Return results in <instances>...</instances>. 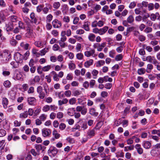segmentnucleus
<instances>
[{
    "label": "nucleus",
    "instance_id": "f257e3e1",
    "mask_svg": "<svg viewBox=\"0 0 160 160\" xmlns=\"http://www.w3.org/2000/svg\"><path fill=\"white\" fill-rule=\"evenodd\" d=\"M58 107L54 105H46L43 107L42 110L44 112H47L50 110L53 111H55L58 109Z\"/></svg>",
    "mask_w": 160,
    "mask_h": 160
},
{
    "label": "nucleus",
    "instance_id": "f03ea898",
    "mask_svg": "<svg viewBox=\"0 0 160 160\" xmlns=\"http://www.w3.org/2000/svg\"><path fill=\"white\" fill-rule=\"evenodd\" d=\"M106 45V42H103L100 44L98 43H95L93 44V47L95 49H97L98 51H101L103 48L105 47Z\"/></svg>",
    "mask_w": 160,
    "mask_h": 160
},
{
    "label": "nucleus",
    "instance_id": "7ed1b4c3",
    "mask_svg": "<svg viewBox=\"0 0 160 160\" xmlns=\"http://www.w3.org/2000/svg\"><path fill=\"white\" fill-rule=\"evenodd\" d=\"M41 133L42 136L44 137H49L51 133V130L48 128H44L41 130Z\"/></svg>",
    "mask_w": 160,
    "mask_h": 160
},
{
    "label": "nucleus",
    "instance_id": "20e7f679",
    "mask_svg": "<svg viewBox=\"0 0 160 160\" xmlns=\"http://www.w3.org/2000/svg\"><path fill=\"white\" fill-rule=\"evenodd\" d=\"M95 50L94 49H91L90 51H87L84 52V55L87 57L89 58L91 56L94 57L97 55H95L94 53Z\"/></svg>",
    "mask_w": 160,
    "mask_h": 160
},
{
    "label": "nucleus",
    "instance_id": "39448f33",
    "mask_svg": "<svg viewBox=\"0 0 160 160\" xmlns=\"http://www.w3.org/2000/svg\"><path fill=\"white\" fill-rule=\"evenodd\" d=\"M150 18L151 20L155 21L156 19L159 20L160 15L158 12H156L155 13H152L150 15Z\"/></svg>",
    "mask_w": 160,
    "mask_h": 160
},
{
    "label": "nucleus",
    "instance_id": "423d86ee",
    "mask_svg": "<svg viewBox=\"0 0 160 160\" xmlns=\"http://www.w3.org/2000/svg\"><path fill=\"white\" fill-rule=\"evenodd\" d=\"M52 24L55 28H59L62 26L61 23L57 19L53 20L52 22Z\"/></svg>",
    "mask_w": 160,
    "mask_h": 160
},
{
    "label": "nucleus",
    "instance_id": "0eeeda50",
    "mask_svg": "<svg viewBox=\"0 0 160 160\" xmlns=\"http://www.w3.org/2000/svg\"><path fill=\"white\" fill-rule=\"evenodd\" d=\"M58 151L57 149L56 148L53 147L48 150V153L50 154H51L52 156L54 157L57 154Z\"/></svg>",
    "mask_w": 160,
    "mask_h": 160
},
{
    "label": "nucleus",
    "instance_id": "6e6552de",
    "mask_svg": "<svg viewBox=\"0 0 160 160\" xmlns=\"http://www.w3.org/2000/svg\"><path fill=\"white\" fill-rule=\"evenodd\" d=\"M142 145L144 148L148 149L150 148L151 146V143L149 141H144L142 142Z\"/></svg>",
    "mask_w": 160,
    "mask_h": 160
},
{
    "label": "nucleus",
    "instance_id": "1a4fd4ad",
    "mask_svg": "<svg viewBox=\"0 0 160 160\" xmlns=\"http://www.w3.org/2000/svg\"><path fill=\"white\" fill-rule=\"evenodd\" d=\"M95 129L94 128L92 129L89 130L88 132V138H90L95 135Z\"/></svg>",
    "mask_w": 160,
    "mask_h": 160
},
{
    "label": "nucleus",
    "instance_id": "9d476101",
    "mask_svg": "<svg viewBox=\"0 0 160 160\" xmlns=\"http://www.w3.org/2000/svg\"><path fill=\"white\" fill-rule=\"evenodd\" d=\"M93 60L90 59L86 61L84 64V66L85 67L87 68H89L90 66L93 64Z\"/></svg>",
    "mask_w": 160,
    "mask_h": 160
},
{
    "label": "nucleus",
    "instance_id": "9b49d317",
    "mask_svg": "<svg viewBox=\"0 0 160 160\" xmlns=\"http://www.w3.org/2000/svg\"><path fill=\"white\" fill-rule=\"evenodd\" d=\"M135 148L136 149L138 154H141L143 153V149L141 147V145L139 144H137L135 146Z\"/></svg>",
    "mask_w": 160,
    "mask_h": 160
},
{
    "label": "nucleus",
    "instance_id": "f8f14e48",
    "mask_svg": "<svg viewBox=\"0 0 160 160\" xmlns=\"http://www.w3.org/2000/svg\"><path fill=\"white\" fill-rule=\"evenodd\" d=\"M28 101L30 105H33L36 102V100L34 97H30L28 98Z\"/></svg>",
    "mask_w": 160,
    "mask_h": 160
},
{
    "label": "nucleus",
    "instance_id": "ddd939ff",
    "mask_svg": "<svg viewBox=\"0 0 160 160\" xmlns=\"http://www.w3.org/2000/svg\"><path fill=\"white\" fill-rule=\"evenodd\" d=\"M6 30L8 32L12 31L14 28L13 24L12 22H9L6 24Z\"/></svg>",
    "mask_w": 160,
    "mask_h": 160
},
{
    "label": "nucleus",
    "instance_id": "4468645a",
    "mask_svg": "<svg viewBox=\"0 0 160 160\" xmlns=\"http://www.w3.org/2000/svg\"><path fill=\"white\" fill-rule=\"evenodd\" d=\"M108 27L107 26L104 27L103 28L99 29V34L100 35L104 34L108 30Z\"/></svg>",
    "mask_w": 160,
    "mask_h": 160
},
{
    "label": "nucleus",
    "instance_id": "2eb2a0df",
    "mask_svg": "<svg viewBox=\"0 0 160 160\" xmlns=\"http://www.w3.org/2000/svg\"><path fill=\"white\" fill-rule=\"evenodd\" d=\"M3 54L4 57L6 58V61H8L11 58V53L9 51L5 50Z\"/></svg>",
    "mask_w": 160,
    "mask_h": 160
},
{
    "label": "nucleus",
    "instance_id": "dca6fc26",
    "mask_svg": "<svg viewBox=\"0 0 160 160\" xmlns=\"http://www.w3.org/2000/svg\"><path fill=\"white\" fill-rule=\"evenodd\" d=\"M65 35L66 31H62L61 34V38H60V40L59 41L64 42H65V41H66L67 40V37L65 36Z\"/></svg>",
    "mask_w": 160,
    "mask_h": 160
},
{
    "label": "nucleus",
    "instance_id": "f3484780",
    "mask_svg": "<svg viewBox=\"0 0 160 160\" xmlns=\"http://www.w3.org/2000/svg\"><path fill=\"white\" fill-rule=\"evenodd\" d=\"M135 138L136 136H134L127 139L126 141L127 144L128 145L132 144L133 143V139H134Z\"/></svg>",
    "mask_w": 160,
    "mask_h": 160
},
{
    "label": "nucleus",
    "instance_id": "a211bd4d",
    "mask_svg": "<svg viewBox=\"0 0 160 160\" xmlns=\"http://www.w3.org/2000/svg\"><path fill=\"white\" fill-rule=\"evenodd\" d=\"M68 102L67 98H63L62 100H59L58 101V105L59 106H62L63 104H66Z\"/></svg>",
    "mask_w": 160,
    "mask_h": 160
},
{
    "label": "nucleus",
    "instance_id": "6ab92c4d",
    "mask_svg": "<svg viewBox=\"0 0 160 160\" xmlns=\"http://www.w3.org/2000/svg\"><path fill=\"white\" fill-rule=\"evenodd\" d=\"M146 60L148 61L151 63H153L154 64H156L157 63V61L156 60L153 59L152 57L150 56H149L147 57L146 58Z\"/></svg>",
    "mask_w": 160,
    "mask_h": 160
},
{
    "label": "nucleus",
    "instance_id": "aec40b11",
    "mask_svg": "<svg viewBox=\"0 0 160 160\" xmlns=\"http://www.w3.org/2000/svg\"><path fill=\"white\" fill-rule=\"evenodd\" d=\"M28 113L27 111H24V112L21 113L19 115V118H25L28 116Z\"/></svg>",
    "mask_w": 160,
    "mask_h": 160
},
{
    "label": "nucleus",
    "instance_id": "412c9836",
    "mask_svg": "<svg viewBox=\"0 0 160 160\" xmlns=\"http://www.w3.org/2000/svg\"><path fill=\"white\" fill-rule=\"evenodd\" d=\"M61 4L59 2H54L52 4V7L55 9H58L60 7Z\"/></svg>",
    "mask_w": 160,
    "mask_h": 160
},
{
    "label": "nucleus",
    "instance_id": "4be33fe9",
    "mask_svg": "<svg viewBox=\"0 0 160 160\" xmlns=\"http://www.w3.org/2000/svg\"><path fill=\"white\" fill-rule=\"evenodd\" d=\"M30 17L31 19L32 22L36 23L37 22V19L35 18V15L34 13L32 12L30 15Z\"/></svg>",
    "mask_w": 160,
    "mask_h": 160
},
{
    "label": "nucleus",
    "instance_id": "5701e85b",
    "mask_svg": "<svg viewBox=\"0 0 160 160\" xmlns=\"http://www.w3.org/2000/svg\"><path fill=\"white\" fill-rule=\"evenodd\" d=\"M95 35L92 33H90L88 36V39L90 41L93 42L95 41Z\"/></svg>",
    "mask_w": 160,
    "mask_h": 160
},
{
    "label": "nucleus",
    "instance_id": "b1692460",
    "mask_svg": "<svg viewBox=\"0 0 160 160\" xmlns=\"http://www.w3.org/2000/svg\"><path fill=\"white\" fill-rule=\"evenodd\" d=\"M2 103L4 108H6L8 104V99L6 98H3L2 100Z\"/></svg>",
    "mask_w": 160,
    "mask_h": 160
},
{
    "label": "nucleus",
    "instance_id": "393cba45",
    "mask_svg": "<svg viewBox=\"0 0 160 160\" xmlns=\"http://www.w3.org/2000/svg\"><path fill=\"white\" fill-rule=\"evenodd\" d=\"M52 135L54 136L55 139L59 138L60 136V135L58 132V131L56 130H54L52 132Z\"/></svg>",
    "mask_w": 160,
    "mask_h": 160
},
{
    "label": "nucleus",
    "instance_id": "a878e982",
    "mask_svg": "<svg viewBox=\"0 0 160 160\" xmlns=\"http://www.w3.org/2000/svg\"><path fill=\"white\" fill-rule=\"evenodd\" d=\"M20 46L25 50L28 49L29 44L24 42H22L20 43Z\"/></svg>",
    "mask_w": 160,
    "mask_h": 160
},
{
    "label": "nucleus",
    "instance_id": "bb28decb",
    "mask_svg": "<svg viewBox=\"0 0 160 160\" xmlns=\"http://www.w3.org/2000/svg\"><path fill=\"white\" fill-rule=\"evenodd\" d=\"M69 68L71 70H73L76 68V65L72 61L68 64Z\"/></svg>",
    "mask_w": 160,
    "mask_h": 160
},
{
    "label": "nucleus",
    "instance_id": "cd10ccee",
    "mask_svg": "<svg viewBox=\"0 0 160 160\" xmlns=\"http://www.w3.org/2000/svg\"><path fill=\"white\" fill-rule=\"evenodd\" d=\"M136 2L132 1L128 5V8L130 9H133L136 6Z\"/></svg>",
    "mask_w": 160,
    "mask_h": 160
},
{
    "label": "nucleus",
    "instance_id": "c85d7f7f",
    "mask_svg": "<svg viewBox=\"0 0 160 160\" xmlns=\"http://www.w3.org/2000/svg\"><path fill=\"white\" fill-rule=\"evenodd\" d=\"M83 28L86 31H89L90 28H89V24L88 22H85L83 25Z\"/></svg>",
    "mask_w": 160,
    "mask_h": 160
},
{
    "label": "nucleus",
    "instance_id": "c756f323",
    "mask_svg": "<svg viewBox=\"0 0 160 160\" xmlns=\"http://www.w3.org/2000/svg\"><path fill=\"white\" fill-rule=\"evenodd\" d=\"M34 44L38 47H40L43 45L42 42L41 41H36L35 42Z\"/></svg>",
    "mask_w": 160,
    "mask_h": 160
},
{
    "label": "nucleus",
    "instance_id": "7c9ffc66",
    "mask_svg": "<svg viewBox=\"0 0 160 160\" xmlns=\"http://www.w3.org/2000/svg\"><path fill=\"white\" fill-rule=\"evenodd\" d=\"M127 21L128 23H132L134 21L133 16L132 15H129L127 19Z\"/></svg>",
    "mask_w": 160,
    "mask_h": 160
},
{
    "label": "nucleus",
    "instance_id": "2f4dec72",
    "mask_svg": "<svg viewBox=\"0 0 160 160\" xmlns=\"http://www.w3.org/2000/svg\"><path fill=\"white\" fill-rule=\"evenodd\" d=\"M89 113L92 115L96 116L98 115V113L96 112L94 108H92L90 109L89 110Z\"/></svg>",
    "mask_w": 160,
    "mask_h": 160
},
{
    "label": "nucleus",
    "instance_id": "473e14b6",
    "mask_svg": "<svg viewBox=\"0 0 160 160\" xmlns=\"http://www.w3.org/2000/svg\"><path fill=\"white\" fill-rule=\"evenodd\" d=\"M51 68V65H48L46 66L43 67L42 68V70L44 72H47L49 71Z\"/></svg>",
    "mask_w": 160,
    "mask_h": 160
},
{
    "label": "nucleus",
    "instance_id": "72a5a7b5",
    "mask_svg": "<svg viewBox=\"0 0 160 160\" xmlns=\"http://www.w3.org/2000/svg\"><path fill=\"white\" fill-rule=\"evenodd\" d=\"M43 4H40L36 8L37 11L38 12H40L42 10L44 7Z\"/></svg>",
    "mask_w": 160,
    "mask_h": 160
},
{
    "label": "nucleus",
    "instance_id": "f704fd0d",
    "mask_svg": "<svg viewBox=\"0 0 160 160\" xmlns=\"http://www.w3.org/2000/svg\"><path fill=\"white\" fill-rule=\"evenodd\" d=\"M103 123L102 122L100 121L96 125V127L94 128L96 129H99L103 125Z\"/></svg>",
    "mask_w": 160,
    "mask_h": 160
},
{
    "label": "nucleus",
    "instance_id": "c9c22d12",
    "mask_svg": "<svg viewBox=\"0 0 160 160\" xmlns=\"http://www.w3.org/2000/svg\"><path fill=\"white\" fill-rule=\"evenodd\" d=\"M76 57L78 59L80 60L83 59L84 56L82 53L80 52L76 54Z\"/></svg>",
    "mask_w": 160,
    "mask_h": 160
},
{
    "label": "nucleus",
    "instance_id": "e433bc0d",
    "mask_svg": "<svg viewBox=\"0 0 160 160\" xmlns=\"http://www.w3.org/2000/svg\"><path fill=\"white\" fill-rule=\"evenodd\" d=\"M38 50L35 48H33L32 50V53L35 55L36 57H38L40 56V54L38 52Z\"/></svg>",
    "mask_w": 160,
    "mask_h": 160
},
{
    "label": "nucleus",
    "instance_id": "4c0bfd02",
    "mask_svg": "<svg viewBox=\"0 0 160 160\" xmlns=\"http://www.w3.org/2000/svg\"><path fill=\"white\" fill-rule=\"evenodd\" d=\"M105 63V61L104 60H101L98 61L97 63L96 66L97 67H101Z\"/></svg>",
    "mask_w": 160,
    "mask_h": 160
},
{
    "label": "nucleus",
    "instance_id": "58836bf2",
    "mask_svg": "<svg viewBox=\"0 0 160 160\" xmlns=\"http://www.w3.org/2000/svg\"><path fill=\"white\" fill-rule=\"evenodd\" d=\"M76 102V99L75 98H72L70 99L68 101L70 105L75 104Z\"/></svg>",
    "mask_w": 160,
    "mask_h": 160
},
{
    "label": "nucleus",
    "instance_id": "ea45409f",
    "mask_svg": "<svg viewBox=\"0 0 160 160\" xmlns=\"http://www.w3.org/2000/svg\"><path fill=\"white\" fill-rule=\"evenodd\" d=\"M3 85L6 88H9L11 86V83L9 81L7 80L4 82Z\"/></svg>",
    "mask_w": 160,
    "mask_h": 160
},
{
    "label": "nucleus",
    "instance_id": "a19ab883",
    "mask_svg": "<svg viewBox=\"0 0 160 160\" xmlns=\"http://www.w3.org/2000/svg\"><path fill=\"white\" fill-rule=\"evenodd\" d=\"M153 66L151 64H148L147 65V69L146 70L147 72L149 73L151 72V70L153 69Z\"/></svg>",
    "mask_w": 160,
    "mask_h": 160
},
{
    "label": "nucleus",
    "instance_id": "79ce46f5",
    "mask_svg": "<svg viewBox=\"0 0 160 160\" xmlns=\"http://www.w3.org/2000/svg\"><path fill=\"white\" fill-rule=\"evenodd\" d=\"M138 72L139 75L143 74L145 72V70L144 68H142L138 70Z\"/></svg>",
    "mask_w": 160,
    "mask_h": 160
},
{
    "label": "nucleus",
    "instance_id": "37998d69",
    "mask_svg": "<svg viewBox=\"0 0 160 160\" xmlns=\"http://www.w3.org/2000/svg\"><path fill=\"white\" fill-rule=\"evenodd\" d=\"M148 11H152L154 8V4L153 3H150L148 5Z\"/></svg>",
    "mask_w": 160,
    "mask_h": 160
},
{
    "label": "nucleus",
    "instance_id": "c03bdc74",
    "mask_svg": "<svg viewBox=\"0 0 160 160\" xmlns=\"http://www.w3.org/2000/svg\"><path fill=\"white\" fill-rule=\"evenodd\" d=\"M6 134V132L5 130L1 129H0V137H2L5 136Z\"/></svg>",
    "mask_w": 160,
    "mask_h": 160
},
{
    "label": "nucleus",
    "instance_id": "a18cd8bd",
    "mask_svg": "<svg viewBox=\"0 0 160 160\" xmlns=\"http://www.w3.org/2000/svg\"><path fill=\"white\" fill-rule=\"evenodd\" d=\"M82 48L81 44L80 43H78L76 47V50L77 52H80Z\"/></svg>",
    "mask_w": 160,
    "mask_h": 160
},
{
    "label": "nucleus",
    "instance_id": "49530a36",
    "mask_svg": "<svg viewBox=\"0 0 160 160\" xmlns=\"http://www.w3.org/2000/svg\"><path fill=\"white\" fill-rule=\"evenodd\" d=\"M47 115H45L44 114H41L39 117V119L42 121H44L47 118Z\"/></svg>",
    "mask_w": 160,
    "mask_h": 160
},
{
    "label": "nucleus",
    "instance_id": "de8ad7c7",
    "mask_svg": "<svg viewBox=\"0 0 160 160\" xmlns=\"http://www.w3.org/2000/svg\"><path fill=\"white\" fill-rule=\"evenodd\" d=\"M58 43H59V45L62 48H64L66 46V44L65 42L59 41H58Z\"/></svg>",
    "mask_w": 160,
    "mask_h": 160
},
{
    "label": "nucleus",
    "instance_id": "09e8293b",
    "mask_svg": "<svg viewBox=\"0 0 160 160\" xmlns=\"http://www.w3.org/2000/svg\"><path fill=\"white\" fill-rule=\"evenodd\" d=\"M73 94L74 96H77L80 95L81 94V92L79 90H76L73 92Z\"/></svg>",
    "mask_w": 160,
    "mask_h": 160
},
{
    "label": "nucleus",
    "instance_id": "8fccbe9b",
    "mask_svg": "<svg viewBox=\"0 0 160 160\" xmlns=\"http://www.w3.org/2000/svg\"><path fill=\"white\" fill-rule=\"evenodd\" d=\"M17 57V60L18 61H20L22 57V56L19 53H16L15 56V58H16Z\"/></svg>",
    "mask_w": 160,
    "mask_h": 160
},
{
    "label": "nucleus",
    "instance_id": "3c124183",
    "mask_svg": "<svg viewBox=\"0 0 160 160\" xmlns=\"http://www.w3.org/2000/svg\"><path fill=\"white\" fill-rule=\"evenodd\" d=\"M49 50L48 48H45L44 49H42L40 51V52L43 55H44L45 53L47 52Z\"/></svg>",
    "mask_w": 160,
    "mask_h": 160
},
{
    "label": "nucleus",
    "instance_id": "603ef678",
    "mask_svg": "<svg viewBox=\"0 0 160 160\" xmlns=\"http://www.w3.org/2000/svg\"><path fill=\"white\" fill-rule=\"evenodd\" d=\"M39 97L41 99H43L45 97V93L43 91L38 93Z\"/></svg>",
    "mask_w": 160,
    "mask_h": 160
},
{
    "label": "nucleus",
    "instance_id": "864d4df0",
    "mask_svg": "<svg viewBox=\"0 0 160 160\" xmlns=\"http://www.w3.org/2000/svg\"><path fill=\"white\" fill-rule=\"evenodd\" d=\"M115 54V51L114 50L111 51L109 52V56L112 58H114Z\"/></svg>",
    "mask_w": 160,
    "mask_h": 160
},
{
    "label": "nucleus",
    "instance_id": "5fc2aeb1",
    "mask_svg": "<svg viewBox=\"0 0 160 160\" xmlns=\"http://www.w3.org/2000/svg\"><path fill=\"white\" fill-rule=\"evenodd\" d=\"M152 31V29L150 27H147L144 30V32L147 33L151 32Z\"/></svg>",
    "mask_w": 160,
    "mask_h": 160
},
{
    "label": "nucleus",
    "instance_id": "6e6d98bb",
    "mask_svg": "<svg viewBox=\"0 0 160 160\" xmlns=\"http://www.w3.org/2000/svg\"><path fill=\"white\" fill-rule=\"evenodd\" d=\"M50 60L52 62H55L57 60V58L55 56H52L50 57Z\"/></svg>",
    "mask_w": 160,
    "mask_h": 160
},
{
    "label": "nucleus",
    "instance_id": "4d7b16f0",
    "mask_svg": "<svg viewBox=\"0 0 160 160\" xmlns=\"http://www.w3.org/2000/svg\"><path fill=\"white\" fill-rule=\"evenodd\" d=\"M11 20L12 22H16L17 20V17L15 16H11Z\"/></svg>",
    "mask_w": 160,
    "mask_h": 160
},
{
    "label": "nucleus",
    "instance_id": "13d9d810",
    "mask_svg": "<svg viewBox=\"0 0 160 160\" xmlns=\"http://www.w3.org/2000/svg\"><path fill=\"white\" fill-rule=\"evenodd\" d=\"M79 18L78 17H75L73 18V23L74 24H78L79 21Z\"/></svg>",
    "mask_w": 160,
    "mask_h": 160
},
{
    "label": "nucleus",
    "instance_id": "bf43d9fd",
    "mask_svg": "<svg viewBox=\"0 0 160 160\" xmlns=\"http://www.w3.org/2000/svg\"><path fill=\"white\" fill-rule=\"evenodd\" d=\"M142 19V17L141 16L139 15L137 16L135 18V21L138 22H139L141 21Z\"/></svg>",
    "mask_w": 160,
    "mask_h": 160
},
{
    "label": "nucleus",
    "instance_id": "052dcab7",
    "mask_svg": "<svg viewBox=\"0 0 160 160\" xmlns=\"http://www.w3.org/2000/svg\"><path fill=\"white\" fill-rule=\"evenodd\" d=\"M95 84V80L92 79L90 80V87L92 88H93Z\"/></svg>",
    "mask_w": 160,
    "mask_h": 160
},
{
    "label": "nucleus",
    "instance_id": "680f3d73",
    "mask_svg": "<svg viewBox=\"0 0 160 160\" xmlns=\"http://www.w3.org/2000/svg\"><path fill=\"white\" fill-rule=\"evenodd\" d=\"M53 50L54 51L58 50L60 49L59 46L57 44H55L52 47Z\"/></svg>",
    "mask_w": 160,
    "mask_h": 160
},
{
    "label": "nucleus",
    "instance_id": "e2e57ef3",
    "mask_svg": "<svg viewBox=\"0 0 160 160\" xmlns=\"http://www.w3.org/2000/svg\"><path fill=\"white\" fill-rule=\"evenodd\" d=\"M58 32L55 30H53L52 31L51 34L54 37H57L58 35Z\"/></svg>",
    "mask_w": 160,
    "mask_h": 160
},
{
    "label": "nucleus",
    "instance_id": "0e129e2a",
    "mask_svg": "<svg viewBox=\"0 0 160 160\" xmlns=\"http://www.w3.org/2000/svg\"><path fill=\"white\" fill-rule=\"evenodd\" d=\"M45 101L47 103H51L52 101V99L50 97H48L46 98Z\"/></svg>",
    "mask_w": 160,
    "mask_h": 160
},
{
    "label": "nucleus",
    "instance_id": "69168bd1",
    "mask_svg": "<svg viewBox=\"0 0 160 160\" xmlns=\"http://www.w3.org/2000/svg\"><path fill=\"white\" fill-rule=\"evenodd\" d=\"M63 114L62 112H59L57 114V117L59 119H61L63 118Z\"/></svg>",
    "mask_w": 160,
    "mask_h": 160
},
{
    "label": "nucleus",
    "instance_id": "338daca9",
    "mask_svg": "<svg viewBox=\"0 0 160 160\" xmlns=\"http://www.w3.org/2000/svg\"><path fill=\"white\" fill-rule=\"evenodd\" d=\"M68 41L69 43L72 44H74L76 42V40L72 38H69L68 39Z\"/></svg>",
    "mask_w": 160,
    "mask_h": 160
},
{
    "label": "nucleus",
    "instance_id": "774afa93",
    "mask_svg": "<svg viewBox=\"0 0 160 160\" xmlns=\"http://www.w3.org/2000/svg\"><path fill=\"white\" fill-rule=\"evenodd\" d=\"M122 58V55L121 54H119L116 56L115 60L116 61L121 60Z\"/></svg>",
    "mask_w": 160,
    "mask_h": 160
}]
</instances>
